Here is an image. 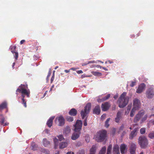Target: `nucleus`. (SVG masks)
Wrapping results in <instances>:
<instances>
[{
	"instance_id": "nucleus-62",
	"label": "nucleus",
	"mask_w": 154,
	"mask_h": 154,
	"mask_svg": "<svg viewBox=\"0 0 154 154\" xmlns=\"http://www.w3.org/2000/svg\"><path fill=\"white\" fill-rule=\"evenodd\" d=\"M66 154H72V152H67Z\"/></svg>"
},
{
	"instance_id": "nucleus-44",
	"label": "nucleus",
	"mask_w": 154,
	"mask_h": 154,
	"mask_svg": "<svg viewBox=\"0 0 154 154\" xmlns=\"http://www.w3.org/2000/svg\"><path fill=\"white\" fill-rule=\"evenodd\" d=\"M131 107V105H129L128 106L127 109V112H128L127 114H128L129 113V111L130 110Z\"/></svg>"
},
{
	"instance_id": "nucleus-43",
	"label": "nucleus",
	"mask_w": 154,
	"mask_h": 154,
	"mask_svg": "<svg viewBox=\"0 0 154 154\" xmlns=\"http://www.w3.org/2000/svg\"><path fill=\"white\" fill-rule=\"evenodd\" d=\"M116 131V129L115 128H113L112 130L111 133L112 135H114L115 134Z\"/></svg>"
},
{
	"instance_id": "nucleus-11",
	"label": "nucleus",
	"mask_w": 154,
	"mask_h": 154,
	"mask_svg": "<svg viewBox=\"0 0 154 154\" xmlns=\"http://www.w3.org/2000/svg\"><path fill=\"white\" fill-rule=\"evenodd\" d=\"M146 88V85L143 83H141L140 85L138 88L136 90V92L137 93H142Z\"/></svg>"
},
{
	"instance_id": "nucleus-36",
	"label": "nucleus",
	"mask_w": 154,
	"mask_h": 154,
	"mask_svg": "<svg viewBox=\"0 0 154 154\" xmlns=\"http://www.w3.org/2000/svg\"><path fill=\"white\" fill-rule=\"evenodd\" d=\"M50 151L48 150L43 149L42 151V154H50Z\"/></svg>"
},
{
	"instance_id": "nucleus-34",
	"label": "nucleus",
	"mask_w": 154,
	"mask_h": 154,
	"mask_svg": "<svg viewBox=\"0 0 154 154\" xmlns=\"http://www.w3.org/2000/svg\"><path fill=\"white\" fill-rule=\"evenodd\" d=\"M147 114L145 115L144 117L141 119L140 121V123H142L144 121H146L147 119Z\"/></svg>"
},
{
	"instance_id": "nucleus-32",
	"label": "nucleus",
	"mask_w": 154,
	"mask_h": 154,
	"mask_svg": "<svg viewBox=\"0 0 154 154\" xmlns=\"http://www.w3.org/2000/svg\"><path fill=\"white\" fill-rule=\"evenodd\" d=\"M16 47L15 46H12L11 47V51L14 54L15 52H16Z\"/></svg>"
},
{
	"instance_id": "nucleus-38",
	"label": "nucleus",
	"mask_w": 154,
	"mask_h": 154,
	"mask_svg": "<svg viewBox=\"0 0 154 154\" xmlns=\"http://www.w3.org/2000/svg\"><path fill=\"white\" fill-rule=\"evenodd\" d=\"M148 137L151 139L154 138V132H152L148 134Z\"/></svg>"
},
{
	"instance_id": "nucleus-37",
	"label": "nucleus",
	"mask_w": 154,
	"mask_h": 154,
	"mask_svg": "<svg viewBox=\"0 0 154 154\" xmlns=\"http://www.w3.org/2000/svg\"><path fill=\"white\" fill-rule=\"evenodd\" d=\"M4 121H5V119L4 118H2L1 119V125H3L4 126H6V125H8V123H5L4 125Z\"/></svg>"
},
{
	"instance_id": "nucleus-17",
	"label": "nucleus",
	"mask_w": 154,
	"mask_h": 154,
	"mask_svg": "<svg viewBox=\"0 0 154 154\" xmlns=\"http://www.w3.org/2000/svg\"><path fill=\"white\" fill-rule=\"evenodd\" d=\"M122 113L120 111H118L116 115V117L115 118V121L116 122L118 123L122 118Z\"/></svg>"
},
{
	"instance_id": "nucleus-10",
	"label": "nucleus",
	"mask_w": 154,
	"mask_h": 154,
	"mask_svg": "<svg viewBox=\"0 0 154 154\" xmlns=\"http://www.w3.org/2000/svg\"><path fill=\"white\" fill-rule=\"evenodd\" d=\"M146 95L147 98H151L154 95V91L152 88H149L146 92Z\"/></svg>"
},
{
	"instance_id": "nucleus-2",
	"label": "nucleus",
	"mask_w": 154,
	"mask_h": 154,
	"mask_svg": "<svg viewBox=\"0 0 154 154\" xmlns=\"http://www.w3.org/2000/svg\"><path fill=\"white\" fill-rule=\"evenodd\" d=\"M82 121L78 120L76 121L75 124L74 125L75 127L74 129V132L71 136L72 140H75L79 137L81 134L80 131L82 129Z\"/></svg>"
},
{
	"instance_id": "nucleus-12",
	"label": "nucleus",
	"mask_w": 154,
	"mask_h": 154,
	"mask_svg": "<svg viewBox=\"0 0 154 154\" xmlns=\"http://www.w3.org/2000/svg\"><path fill=\"white\" fill-rule=\"evenodd\" d=\"M136 145L135 143L131 142L130 144V152L131 154H134L136 150Z\"/></svg>"
},
{
	"instance_id": "nucleus-1",
	"label": "nucleus",
	"mask_w": 154,
	"mask_h": 154,
	"mask_svg": "<svg viewBox=\"0 0 154 154\" xmlns=\"http://www.w3.org/2000/svg\"><path fill=\"white\" fill-rule=\"evenodd\" d=\"M28 88V85H26L21 84L20 86H19L18 88L16 91V94L18 95L17 92L21 93V96L22 97V103L23 104L24 106L25 107H27L26 101L24 99L25 96L26 95L28 97H29L30 92L29 89H27Z\"/></svg>"
},
{
	"instance_id": "nucleus-46",
	"label": "nucleus",
	"mask_w": 154,
	"mask_h": 154,
	"mask_svg": "<svg viewBox=\"0 0 154 154\" xmlns=\"http://www.w3.org/2000/svg\"><path fill=\"white\" fill-rule=\"evenodd\" d=\"M15 55H14V56H15V58L16 60H17L18 57V54L17 52H16L14 53Z\"/></svg>"
},
{
	"instance_id": "nucleus-57",
	"label": "nucleus",
	"mask_w": 154,
	"mask_h": 154,
	"mask_svg": "<svg viewBox=\"0 0 154 154\" xmlns=\"http://www.w3.org/2000/svg\"><path fill=\"white\" fill-rule=\"evenodd\" d=\"M126 133L125 131H123L122 134V136H124L125 134Z\"/></svg>"
},
{
	"instance_id": "nucleus-47",
	"label": "nucleus",
	"mask_w": 154,
	"mask_h": 154,
	"mask_svg": "<svg viewBox=\"0 0 154 154\" xmlns=\"http://www.w3.org/2000/svg\"><path fill=\"white\" fill-rule=\"evenodd\" d=\"M87 125V118H86L84 120V126H86Z\"/></svg>"
},
{
	"instance_id": "nucleus-56",
	"label": "nucleus",
	"mask_w": 154,
	"mask_h": 154,
	"mask_svg": "<svg viewBox=\"0 0 154 154\" xmlns=\"http://www.w3.org/2000/svg\"><path fill=\"white\" fill-rule=\"evenodd\" d=\"M106 116V115L105 114H104L101 116V119H102L103 118H104Z\"/></svg>"
},
{
	"instance_id": "nucleus-7",
	"label": "nucleus",
	"mask_w": 154,
	"mask_h": 154,
	"mask_svg": "<svg viewBox=\"0 0 154 154\" xmlns=\"http://www.w3.org/2000/svg\"><path fill=\"white\" fill-rule=\"evenodd\" d=\"M55 123L59 126H63L65 123V120L62 116L57 117L55 119Z\"/></svg>"
},
{
	"instance_id": "nucleus-19",
	"label": "nucleus",
	"mask_w": 154,
	"mask_h": 154,
	"mask_svg": "<svg viewBox=\"0 0 154 154\" xmlns=\"http://www.w3.org/2000/svg\"><path fill=\"white\" fill-rule=\"evenodd\" d=\"M54 118V116H52L50 118L47 122V125L48 127L51 128L53 124V120Z\"/></svg>"
},
{
	"instance_id": "nucleus-18",
	"label": "nucleus",
	"mask_w": 154,
	"mask_h": 154,
	"mask_svg": "<svg viewBox=\"0 0 154 154\" xmlns=\"http://www.w3.org/2000/svg\"><path fill=\"white\" fill-rule=\"evenodd\" d=\"M93 113L97 115H99L100 112V106L97 105L96 106L93 111Z\"/></svg>"
},
{
	"instance_id": "nucleus-52",
	"label": "nucleus",
	"mask_w": 154,
	"mask_h": 154,
	"mask_svg": "<svg viewBox=\"0 0 154 154\" xmlns=\"http://www.w3.org/2000/svg\"><path fill=\"white\" fill-rule=\"evenodd\" d=\"M49 131H50L48 129H45V132L46 133H47V134H48L49 133Z\"/></svg>"
},
{
	"instance_id": "nucleus-49",
	"label": "nucleus",
	"mask_w": 154,
	"mask_h": 154,
	"mask_svg": "<svg viewBox=\"0 0 154 154\" xmlns=\"http://www.w3.org/2000/svg\"><path fill=\"white\" fill-rule=\"evenodd\" d=\"M124 125L123 124H122L121 126L120 127V128H119L120 131L123 130L124 128Z\"/></svg>"
},
{
	"instance_id": "nucleus-9",
	"label": "nucleus",
	"mask_w": 154,
	"mask_h": 154,
	"mask_svg": "<svg viewBox=\"0 0 154 154\" xmlns=\"http://www.w3.org/2000/svg\"><path fill=\"white\" fill-rule=\"evenodd\" d=\"M133 107L135 109L138 110L141 107V103L140 100L137 98L134 99L133 101Z\"/></svg>"
},
{
	"instance_id": "nucleus-31",
	"label": "nucleus",
	"mask_w": 154,
	"mask_h": 154,
	"mask_svg": "<svg viewBox=\"0 0 154 154\" xmlns=\"http://www.w3.org/2000/svg\"><path fill=\"white\" fill-rule=\"evenodd\" d=\"M110 94H108L107 95L105 96L104 97H103L102 98L101 100L102 101H105L107 99H108L109 97H110Z\"/></svg>"
},
{
	"instance_id": "nucleus-20",
	"label": "nucleus",
	"mask_w": 154,
	"mask_h": 154,
	"mask_svg": "<svg viewBox=\"0 0 154 154\" xmlns=\"http://www.w3.org/2000/svg\"><path fill=\"white\" fill-rule=\"evenodd\" d=\"M77 111L75 109L72 108L69 111V114L71 116H75L77 115Z\"/></svg>"
},
{
	"instance_id": "nucleus-16",
	"label": "nucleus",
	"mask_w": 154,
	"mask_h": 154,
	"mask_svg": "<svg viewBox=\"0 0 154 154\" xmlns=\"http://www.w3.org/2000/svg\"><path fill=\"white\" fill-rule=\"evenodd\" d=\"M137 130L136 128L134 129L132 131L129 135V138L130 140H132L135 137L137 134Z\"/></svg>"
},
{
	"instance_id": "nucleus-15",
	"label": "nucleus",
	"mask_w": 154,
	"mask_h": 154,
	"mask_svg": "<svg viewBox=\"0 0 154 154\" xmlns=\"http://www.w3.org/2000/svg\"><path fill=\"white\" fill-rule=\"evenodd\" d=\"M127 145L125 144H122L121 145L120 149L122 154H125L127 149Z\"/></svg>"
},
{
	"instance_id": "nucleus-3",
	"label": "nucleus",
	"mask_w": 154,
	"mask_h": 154,
	"mask_svg": "<svg viewBox=\"0 0 154 154\" xmlns=\"http://www.w3.org/2000/svg\"><path fill=\"white\" fill-rule=\"evenodd\" d=\"M126 93L124 92L121 95L119 98L118 102L119 103V106L120 108H123L126 106L129 101L128 96H126Z\"/></svg>"
},
{
	"instance_id": "nucleus-27",
	"label": "nucleus",
	"mask_w": 154,
	"mask_h": 154,
	"mask_svg": "<svg viewBox=\"0 0 154 154\" xmlns=\"http://www.w3.org/2000/svg\"><path fill=\"white\" fill-rule=\"evenodd\" d=\"M106 146L103 147L99 152V154H105L106 151Z\"/></svg>"
},
{
	"instance_id": "nucleus-25",
	"label": "nucleus",
	"mask_w": 154,
	"mask_h": 154,
	"mask_svg": "<svg viewBox=\"0 0 154 154\" xmlns=\"http://www.w3.org/2000/svg\"><path fill=\"white\" fill-rule=\"evenodd\" d=\"M96 148L95 145H93L91 148L90 149V154H95L96 152Z\"/></svg>"
},
{
	"instance_id": "nucleus-26",
	"label": "nucleus",
	"mask_w": 154,
	"mask_h": 154,
	"mask_svg": "<svg viewBox=\"0 0 154 154\" xmlns=\"http://www.w3.org/2000/svg\"><path fill=\"white\" fill-rule=\"evenodd\" d=\"M31 146L32 150L35 151L37 149V145L35 143H32Z\"/></svg>"
},
{
	"instance_id": "nucleus-22",
	"label": "nucleus",
	"mask_w": 154,
	"mask_h": 154,
	"mask_svg": "<svg viewBox=\"0 0 154 154\" xmlns=\"http://www.w3.org/2000/svg\"><path fill=\"white\" fill-rule=\"evenodd\" d=\"M67 146V143L66 142H62L60 143L59 148L60 149H63Z\"/></svg>"
},
{
	"instance_id": "nucleus-6",
	"label": "nucleus",
	"mask_w": 154,
	"mask_h": 154,
	"mask_svg": "<svg viewBox=\"0 0 154 154\" xmlns=\"http://www.w3.org/2000/svg\"><path fill=\"white\" fill-rule=\"evenodd\" d=\"M91 107V103H88L85 107L84 110L81 111L80 114L82 119H84L87 116V114L89 113L90 111Z\"/></svg>"
},
{
	"instance_id": "nucleus-35",
	"label": "nucleus",
	"mask_w": 154,
	"mask_h": 154,
	"mask_svg": "<svg viewBox=\"0 0 154 154\" xmlns=\"http://www.w3.org/2000/svg\"><path fill=\"white\" fill-rule=\"evenodd\" d=\"M110 118H108L105 122V126L106 128H108L109 126V122L110 120Z\"/></svg>"
},
{
	"instance_id": "nucleus-58",
	"label": "nucleus",
	"mask_w": 154,
	"mask_h": 154,
	"mask_svg": "<svg viewBox=\"0 0 154 154\" xmlns=\"http://www.w3.org/2000/svg\"><path fill=\"white\" fill-rule=\"evenodd\" d=\"M70 69L69 70H64V72H65L66 73H68L70 72Z\"/></svg>"
},
{
	"instance_id": "nucleus-39",
	"label": "nucleus",
	"mask_w": 154,
	"mask_h": 154,
	"mask_svg": "<svg viewBox=\"0 0 154 154\" xmlns=\"http://www.w3.org/2000/svg\"><path fill=\"white\" fill-rule=\"evenodd\" d=\"M57 137L60 141H61L64 140V137L62 135H59Z\"/></svg>"
},
{
	"instance_id": "nucleus-21",
	"label": "nucleus",
	"mask_w": 154,
	"mask_h": 154,
	"mask_svg": "<svg viewBox=\"0 0 154 154\" xmlns=\"http://www.w3.org/2000/svg\"><path fill=\"white\" fill-rule=\"evenodd\" d=\"M43 145L45 147H48L50 143V142L46 138L43 139Z\"/></svg>"
},
{
	"instance_id": "nucleus-4",
	"label": "nucleus",
	"mask_w": 154,
	"mask_h": 154,
	"mask_svg": "<svg viewBox=\"0 0 154 154\" xmlns=\"http://www.w3.org/2000/svg\"><path fill=\"white\" fill-rule=\"evenodd\" d=\"M138 143L140 147L143 149L146 148L149 144L148 140L145 136H140L139 137Z\"/></svg>"
},
{
	"instance_id": "nucleus-29",
	"label": "nucleus",
	"mask_w": 154,
	"mask_h": 154,
	"mask_svg": "<svg viewBox=\"0 0 154 154\" xmlns=\"http://www.w3.org/2000/svg\"><path fill=\"white\" fill-rule=\"evenodd\" d=\"M71 131V129L70 127L69 126H66L65 128L64 132L66 134L69 133Z\"/></svg>"
},
{
	"instance_id": "nucleus-45",
	"label": "nucleus",
	"mask_w": 154,
	"mask_h": 154,
	"mask_svg": "<svg viewBox=\"0 0 154 154\" xmlns=\"http://www.w3.org/2000/svg\"><path fill=\"white\" fill-rule=\"evenodd\" d=\"M51 72L50 70L48 73V75L46 78V80L47 81H48L49 77H50V76H51Z\"/></svg>"
},
{
	"instance_id": "nucleus-48",
	"label": "nucleus",
	"mask_w": 154,
	"mask_h": 154,
	"mask_svg": "<svg viewBox=\"0 0 154 154\" xmlns=\"http://www.w3.org/2000/svg\"><path fill=\"white\" fill-rule=\"evenodd\" d=\"M136 82H132L131 83V84L130 85V86L131 87H134L136 84Z\"/></svg>"
},
{
	"instance_id": "nucleus-5",
	"label": "nucleus",
	"mask_w": 154,
	"mask_h": 154,
	"mask_svg": "<svg viewBox=\"0 0 154 154\" xmlns=\"http://www.w3.org/2000/svg\"><path fill=\"white\" fill-rule=\"evenodd\" d=\"M107 132L106 130L100 131L97 134L96 138L98 142H101L105 140L107 137Z\"/></svg>"
},
{
	"instance_id": "nucleus-13",
	"label": "nucleus",
	"mask_w": 154,
	"mask_h": 154,
	"mask_svg": "<svg viewBox=\"0 0 154 154\" xmlns=\"http://www.w3.org/2000/svg\"><path fill=\"white\" fill-rule=\"evenodd\" d=\"M110 106L109 104L107 102H105L104 104H102L101 105L102 109L103 111H106L108 110Z\"/></svg>"
},
{
	"instance_id": "nucleus-54",
	"label": "nucleus",
	"mask_w": 154,
	"mask_h": 154,
	"mask_svg": "<svg viewBox=\"0 0 154 154\" xmlns=\"http://www.w3.org/2000/svg\"><path fill=\"white\" fill-rule=\"evenodd\" d=\"M102 68V69L105 70V71H107L108 70V69L106 68L105 67H103V66H101V69Z\"/></svg>"
},
{
	"instance_id": "nucleus-55",
	"label": "nucleus",
	"mask_w": 154,
	"mask_h": 154,
	"mask_svg": "<svg viewBox=\"0 0 154 154\" xmlns=\"http://www.w3.org/2000/svg\"><path fill=\"white\" fill-rule=\"evenodd\" d=\"M25 42V40H21L20 42V44L21 45L23 44Z\"/></svg>"
},
{
	"instance_id": "nucleus-59",
	"label": "nucleus",
	"mask_w": 154,
	"mask_h": 154,
	"mask_svg": "<svg viewBox=\"0 0 154 154\" xmlns=\"http://www.w3.org/2000/svg\"><path fill=\"white\" fill-rule=\"evenodd\" d=\"M117 97H118V96L117 95H115L113 97V98L115 99H116L117 98Z\"/></svg>"
},
{
	"instance_id": "nucleus-28",
	"label": "nucleus",
	"mask_w": 154,
	"mask_h": 154,
	"mask_svg": "<svg viewBox=\"0 0 154 154\" xmlns=\"http://www.w3.org/2000/svg\"><path fill=\"white\" fill-rule=\"evenodd\" d=\"M91 72L93 75L95 76H100L102 75V73L100 72Z\"/></svg>"
},
{
	"instance_id": "nucleus-64",
	"label": "nucleus",
	"mask_w": 154,
	"mask_h": 154,
	"mask_svg": "<svg viewBox=\"0 0 154 154\" xmlns=\"http://www.w3.org/2000/svg\"><path fill=\"white\" fill-rule=\"evenodd\" d=\"M106 154H111V152H107Z\"/></svg>"
},
{
	"instance_id": "nucleus-14",
	"label": "nucleus",
	"mask_w": 154,
	"mask_h": 154,
	"mask_svg": "<svg viewBox=\"0 0 154 154\" xmlns=\"http://www.w3.org/2000/svg\"><path fill=\"white\" fill-rule=\"evenodd\" d=\"M119 147V145L116 144L113 146V154H120Z\"/></svg>"
},
{
	"instance_id": "nucleus-8",
	"label": "nucleus",
	"mask_w": 154,
	"mask_h": 154,
	"mask_svg": "<svg viewBox=\"0 0 154 154\" xmlns=\"http://www.w3.org/2000/svg\"><path fill=\"white\" fill-rule=\"evenodd\" d=\"M145 111L143 110L140 111L135 116L134 119V122L136 123L140 120V118L144 115Z\"/></svg>"
},
{
	"instance_id": "nucleus-53",
	"label": "nucleus",
	"mask_w": 154,
	"mask_h": 154,
	"mask_svg": "<svg viewBox=\"0 0 154 154\" xmlns=\"http://www.w3.org/2000/svg\"><path fill=\"white\" fill-rule=\"evenodd\" d=\"M54 77H51V83H52V82L54 80Z\"/></svg>"
},
{
	"instance_id": "nucleus-30",
	"label": "nucleus",
	"mask_w": 154,
	"mask_h": 154,
	"mask_svg": "<svg viewBox=\"0 0 154 154\" xmlns=\"http://www.w3.org/2000/svg\"><path fill=\"white\" fill-rule=\"evenodd\" d=\"M138 110V109H134V108L131 109L130 112V116L131 117H133L135 114V111Z\"/></svg>"
},
{
	"instance_id": "nucleus-61",
	"label": "nucleus",
	"mask_w": 154,
	"mask_h": 154,
	"mask_svg": "<svg viewBox=\"0 0 154 154\" xmlns=\"http://www.w3.org/2000/svg\"><path fill=\"white\" fill-rule=\"evenodd\" d=\"M80 144L81 143H77L76 146H77L78 145V146H79L80 145Z\"/></svg>"
},
{
	"instance_id": "nucleus-51",
	"label": "nucleus",
	"mask_w": 154,
	"mask_h": 154,
	"mask_svg": "<svg viewBox=\"0 0 154 154\" xmlns=\"http://www.w3.org/2000/svg\"><path fill=\"white\" fill-rule=\"evenodd\" d=\"M77 73L78 74H79L81 73H83V71L82 70H78L76 71Z\"/></svg>"
},
{
	"instance_id": "nucleus-50",
	"label": "nucleus",
	"mask_w": 154,
	"mask_h": 154,
	"mask_svg": "<svg viewBox=\"0 0 154 154\" xmlns=\"http://www.w3.org/2000/svg\"><path fill=\"white\" fill-rule=\"evenodd\" d=\"M77 154H85V153L84 150H81Z\"/></svg>"
},
{
	"instance_id": "nucleus-23",
	"label": "nucleus",
	"mask_w": 154,
	"mask_h": 154,
	"mask_svg": "<svg viewBox=\"0 0 154 154\" xmlns=\"http://www.w3.org/2000/svg\"><path fill=\"white\" fill-rule=\"evenodd\" d=\"M7 104L6 102H4L0 105V111L3 109L6 108L7 107Z\"/></svg>"
},
{
	"instance_id": "nucleus-42",
	"label": "nucleus",
	"mask_w": 154,
	"mask_h": 154,
	"mask_svg": "<svg viewBox=\"0 0 154 154\" xmlns=\"http://www.w3.org/2000/svg\"><path fill=\"white\" fill-rule=\"evenodd\" d=\"M93 63V61H88L87 62L83 63L82 64V66H84L87 65L88 64L90 63Z\"/></svg>"
},
{
	"instance_id": "nucleus-63",
	"label": "nucleus",
	"mask_w": 154,
	"mask_h": 154,
	"mask_svg": "<svg viewBox=\"0 0 154 154\" xmlns=\"http://www.w3.org/2000/svg\"><path fill=\"white\" fill-rule=\"evenodd\" d=\"M15 63L14 62L13 63V65H12V68L13 69H14V66L15 65Z\"/></svg>"
},
{
	"instance_id": "nucleus-33",
	"label": "nucleus",
	"mask_w": 154,
	"mask_h": 154,
	"mask_svg": "<svg viewBox=\"0 0 154 154\" xmlns=\"http://www.w3.org/2000/svg\"><path fill=\"white\" fill-rule=\"evenodd\" d=\"M66 119L67 121L69 122H72L73 121V118L72 117L67 116Z\"/></svg>"
},
{
	"instance_id": "nucleus-60",
	"label": "nucleus",
	"mask_w": 154,
	"mask_h": 154,
	"mask_svg": "<svg viewBox=\"0 0 154 154\" xmlns=\"http://www.w3.org/2000/svg\"><path fill=\"white\" fill-rule=\"evenodd\" d=\"M54 85H53L51 87V88L50 90V91H52V89L54 88Z\"/></svg>"
},
{
	"instance_id": "nucleus-24",
	"label": "nucleus",
	"mask_w": 154,
	"mask_h": 154,
	"mask_svg": "<svg viewBox=\"0 0 154 154\" xmlns=\"http://www.w3.org/2000/svg\"><path fill=\"white\" fill-rule=\"evenodd\" d=\"M53 140L54 143V148L55 149H57L58 146V140L57 138L55 137L54 138Z\"/></svg>"
},
{
	"instance_id": "nucleus-40",
	"label": "nucleus",
	"mask_w": 154,
	"mask_h": 154,
	"mask_svg": "<svg viewBox=\"0 0 154 154\" xmlns=\"http://www.w3.org/2000/svg\"><path fill=\"white\" fill-rule=\"evenodd\" d=\"M146 129L144 128H142L140 130V132L141 134H143L145 133Z\"/></svg>"
},
{
	"instance_id": "nucleus-41",
	"label": "nucleus",
	"mask_w": 154,
	"mask_h": 154,
	"mask_svg": "<svg viewBox=\"0 0 154 154\" xmlns=\"http://www.w3.org/2000/svg\"><path fill=\"white\" fill-rule=\"evenodd\" d=\"M112 146L111 144L109 145L107 148V152H111Z\"/></svg>"
}]
</instances>
